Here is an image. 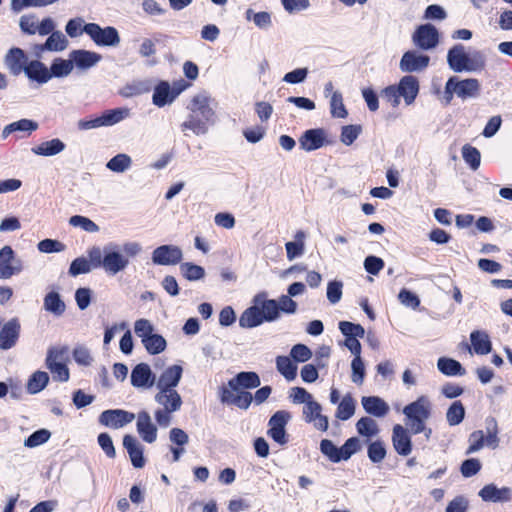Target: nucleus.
<instances>
[{
    "label": "nucleus",
    "instance_id": "obj_1",
    "mask_svg": "<svg viewBox=\"0 0 512 512\" xmlns=\"http://www.w3.org/2000/svg\"><path fill=\"white\" fill-rule=\"evenodd\" d=\"M214 106L215 102L208 93L194 95L187 106L190 113L187 120L181 124V130H190L197 136L206 134L215 115Z\"/></svg>",
    "mask_w": 512,
    "mask_h": 512
},
{
    "label": "nucleus",
    "instance_id": "obj_2",
    "mask_svg": "<svg viewBox=\"0 0 512 512\" xmlns=\"http://www.w3.org/2000/svg\"><path fill=\"white\" fill-rule=\"evenodd\" d=\"M253 305L243 311L239 318L242 328H254L264 322H274L279 319L277 302L268 299L266 292L256 294L252 300Z\"/></svg>",
    "mask_w": 512,
    "mask_h": 512
},
{
    "label": "nucleus",
    "instance_id": "obj_3",
    "mask_svg": "<svg viewBox=\"0 0 512 512\" xmlns=\"http://www.w3.org/2000/svg\"><path fill=\"white\" fill-rule=\"evenodd\" d=\"M141 249V245L137 242H126L123 245L116 243L105 245L102 269L108 275H116L129 266V258L139 254Z\"/></svg>",
    "mask_w": 512,
    "mask_h": 512
},
{
    "label": "nucleus",
    "instance_id": "obj_4",
    "mask_svg": "<svg viewBox=\"0 0 512 512\" xmlns=\"http://www.w3.org/2000/svg\"><path fill=\"white\" fill-rule=\"evenodd\" d=\"M447 63L456 72H478L485 67V56L480 51L467 53L462 44H456L448 50Z\"/></svg>",
    "mask_w": 512,
    "mask_h": 512
},
{
    "label": "nucleus",
    "instance_id": "obj_5",
    "mask_svg": "<svg viewBox=\"0 0 512 512\" xmlns=\"http://www.w3.org/2000/svg\"><path fill=\"white\" fill-rule=\"evenodd\" d=\"M154 401L158 408L154 411V418L160 427L167 428L172 423V416L181 410L183 400L176 389L157 390Z\"/></svg>",
    "mask_w": 512,
    "mask_h": 512
},
{
    "label": "nucleus",
    "instance_id": "obj_6",
    "mask_svg": "<svg viewBox=\"0 0 512 512\" xmlns=\"http://www.w3.org/2000/svg\"><path fill=\"white\" fill-rule=\"evenodd\" d=\"M480 93V82L476 78L459 79L450 77L445 84V99L450 103L454 95L462 100L476 98Z\"/></svg>",
    "mask_w": 512,
    "mask_h": 512
},
{
    "label": "nucleus",
    "instance_id": "obj_7",
    "mask_svg": "<svg viewBox=\"0 0 512 512\" xmlns=\"http://www.w3.org/2000/svg\"><path fill=\"white\" fill-rule=\"evenodd\" d=\"M83 30L97 46L116 47L120 44L121 38L115 27L102 28L96 23H87Z\"/></svg>",
    "mask_w": 512,
    "mask_h": 512
},
{
    "label": "nucleus",
    "instance_id": "obj_8",
    "mask_svg": "<svg viewBox=\"0 0 512 512\" xmlns=\"http://www.w3.org/2000/svg\"><path fill=\"white\" fill-rule=\"evenodd\" d=\"M24 269L23 261L17 258L11 246L5 245L0 249V279H10L20 274Z\"/></svg>",
    "mask_w": 512,
    "mask_h": 512
},
{
    "label": "nucleus",
    "instance_id": "obj_9",
    "mask_svg": "<svg viewBox=\"0 0 512 512\" xmlns=\"http://www.w3.org/2000/svg\"><path fill=\"white\" fill-rule=\"evenodd\" d=\"M291 414L285 410H279L274 413L269 420V430L267 434L279 445H285L287 443V436L285 427Z\"/></svg>",
    "mask_w": 512,
    "mask_h": 512
},
{
    "label": "nucleus",
    "instance_id": "obj_10",
    "mask_svg": "<svg viewBox=\"0 0 512 512\" xmlns=\"http://www.w3.org/2000/svg\"><path fill=\"white\" fill-rule=\"evenodd\" d=\"M183 376V367L178 364L169 365L155 376L156 390L176 389Z\"/></svg>",
    "mask_w": 512,
    "mask_h": 512
},
{
    "label": "nucleus",
    "instance_id": "obj_11",
    "mask_svg": "<svg viewBox=\"0 0 512 512\" xmlns=\"http://www.w3.org/2000/svg\"><path fill=\"white\" fill-rule=\"evenodd\" d=\"M413 43L422 50L435 48L439 42V32L431 24L419 26L412 36Z\"/></svg>",
    "mask_w": 512,
    "mask_h": 512
},
{
    "label": "nucleus",
    "instance_id": "obj_12",
    "mask_svg": "<svg viewBox=\"0 0 512 512\" xmlns=\"http://www.w3.org/2000/svg\"><path fill=\"white\" fill-rule=\"evenodd\" d=\"M183 253L176 245H161L152 252V262L155 265H176L182 260Z\"/></svg>",
    "mask_w": 512,
    "mask_h": 512
},
{
    "label": "nucleus",
    "instance_id": "obj_13",
    "mask_svg": "<svg viewBox=\"0 0 512 512\" xmlns=\"http://www.w3.org/2000/svg\"><path fill=\"white\" fill-rule=\"evenodd\" d=\"M303 419L319 431H326L329 427L328 417L322 414V406L314 399L303 407Z\"/></svg>",
    "mask_w": 512,
    "mask_h": 512
},
{
    "label": "nucleus",
    "instance_id": "obj_14",
    "mask_svg": "<svg viewBox=\"0 0 512 512\" xmlns=\"http://www.w3.org/2000/svg\"><path fill=\"white\" fill-rule=\"evenodd\" d=\"M135 419V414L121 410H105L99 417V422L102 425L118 429L124 427L126 424L131 423Z\"/></svg>",
    "mask_w": 512,
    "mask_h": 512
},
{
    "label": "nucleus",
    "instance_id": "obj_15",
    "mask_svg": "<svg viewBox=\"0 0 512 512\" xmlns=\"http://www.w3.org/2000/svg\"><path fill=\"white\" fill-rule=\"evenodd\" d=\"M136 428L139 436L147 443H153L157 439V426L152 422L147 411H141L135 416Z\"/></svg>",
    "mask_w": 512,
    "mask_h": 512
},
{
    "label": "nucleus",
    "instance_id": "obj_16",
    "mask_svg": "<svg viewBox=\"0 0 512 512\" xmlns=\"http://www.w3.org/2000/svg\"><path fill=\"white\" fill-rule=\"evenodd\" d=\"M131 384L135 388L148 389L155 383V375L146 363L137 364L131 372Z\"/></svg>",
    "mask_w": 512,
    "mask_h": 512
},
{
    "label": "nucleus",
    "instance_id": "obj_17",
    "mask_svg": "<svg viewBox=\"0 0 512 512\" xmlns=\"http://www.w3.org/2000/svg\"><path fill=\"white\" fill-rule=\"evenodd\" d=\"M430 58L427 55L419 54L415 51H407L400 60V70L402 72H417L425 69L429 64Z\"/></svg>",
    "mask_w": 512,
    "mask_h": 512
},
{
    "label": "nucleus",
    "instance_id": "obj_18",
    "mask_svg": "<svg viewBox=\"0 0 512 512\" xmlns=\"http://www.w3.org/2000/svg\"><path fill=\"white\" fill-rule=\"evenodd\" d=\"M392 443L399 455L407 456L412 451V442L409 430L400 424H396L392 430Z\"/></svg>",
    "mask_w": 512,
    "mask_h": 512
},
{
    "label": "nucleus",
    "instance_id": "obj_19",
    "mask_svg": "<svg viewBox=\"0 0 512 512\" xmlns=\"http://www.w3.org/2000/svg\"><path fill=\"white\" fill-rule=\"evenodd\" d=\"M20 333V323L17 318H12L6 322L0 330V349L8 350L12 348Z\"/></svg>",
    "mask_w": 512,
    "mask_h": 512
},
{
    "label": "nucleus",
    "instance_id": "obj_20",
    "mask_svg": "<svg viewBox=\"0 0 512 512\" xmlns=\"http://www.w3.org/2000/svg\"><path fill=\"white\" fill-rule=\"evenodd\" d=\"M479 496L486 502H509L512 499V489L509 487L498 488L495 484L491 483L485 485L479 491Z\"/></svg>",
    "mask_w": 512,
    "mask_h": 512
},
{
    "label": "nucleus",
    "instance_id": "obj_21",
    "mask_svg": "<svg viewBox=\"0 0 512 512\" xmlns=\"http://www.w3.org/2000/svg\"><path fill=\"white\" fill-rule=\"evenodd\" d=\"M326 133L323 129H309L299 138L300 148L311 152L324 146Z\"/></svg>",
    "mask_w": 512,
    "mask_h": 512
},
{
    "label": "nucleus",
    "instance_id": "obj_22",
    "mask_svg": "<svg viewBox=\"0 0 512 512\" xmlns=\"http://www.w3.org/2000/svg\"><path fill=\"white\" fill-rule=\"evenodd\" d=\"M74 66L79 70H88L102 59L101 55L89 50H73L70 52Z\"/></svg>",
    "mask_w": 512,
    "mask_h": 512
},
{
    "label": "nucleus",
    "instance_id": "obj_23",
    "mask_svg": "<svg viewBox=\"0 0 512 512\" xmlns=\"http://www.w3.org/2000/svg\"><path fill=\"white\" fill-rule=\"evenodd\" d=\"M400 96L403 97L406 105H411L419 92V81L415 76L406 75L402 77L397 85Z\"/></svg>",
    "mask_w": 512,
    "mask_h": 512
},
{
    "label": "nucleus",
    "instance_id": "obj_24",
    "mask_svg": "<svg viewBox=\"0 0 512 512\" xmlns=\"http://www.w3.org/2000/svg\"><path fill=\"white\" fill-rule=\"evenodd\" d=\"M403 414L407 419H428L430 417V402L425 396L406 405Z\"/></svg>",
    "mask_w": 512,
    "mask_h": 512
},
{
    "label": "nucleus",
    "instance_id": "obj_25",
    "mask_svg": "<svg viewBox=\"0 0 512 512\" xmlns=\"http://www.w3.org/2000/svg\"><path fill=\"white\" fill-rule=\"evenodd\" d=\"M123 446L129 454L132 465L135 468L144 467L143 447L139 441L134 436L125 435L123 438Z\"/></svg>",
    "mask_w": 512,
    "mask_h": 512
},
{
    "label": "nucleus",
    "instance_id": "obj_26",
    "mask_svg": "<svg viewBox=\"0 0 512 512\" xmlns=\"http://www.w3.org/2000/svg\"><path fill=\"white\" fill-rule=\"evenodd\" d=\"M361 404L368 414L378 418L385 417L390 410L389 405L378 396H364Z\"/></svg>",
    "mask_w": 512,
    "mask_h": 512
},
{
    "label": "nucleus",
    "instance_id": "obj_27",
    "mask_svg": "<svg viewBox=\"0 0 512 512\" xmlns=\"http://www.w3.org/2000/svg\"><path fill=\"white\" fill-rule=\"evenodd\" d=\"M65 148L66 145L62 140L54 138L32 147L31 151L38 156L51 157L60 154Z\"/></svg>",
    "mask_w": 512,
    "mask_h": 512
},
{
    "label": "nucleus",
    "instance_id": "obj_28",
    "mask_svg": "<svg viewBox=\"0 0 512 512\" xmlns=\"http://www.w3.org/2000/svg\"><path fill=\"white\" fill-rule=\"evenodd\" d=\"M27 63V58L20 48H12L5 56V64L12 74L19 75Z\"/></svg>",
    "mask_w": 512,
    "mask_h": 512
},
{
    "label": "nucleus",
    "instance_id": "obj_29",
    "mask_svg": "<svg viewBox=\"0 0 512 512\" xmlns=\"http://www.w3.org/2000/svg\"><path fill=\"white\" fill-rule=\"evenodd\" d=\"M259 385L260 378L255 372H240L229 380V386L234 390L256 388Z\"/></svg>",
    "mask_w": 512,
    "mask_h": 512
},
{
    "label": "nucleus",
    "instance_id": "obj_30",
    "mask_svg": "<svg viewBox=\"0 0 512 512\" xmlns=\"http://www.w3.org/2000/svg\"><path fill=\"white\" fill-rule=\"evenodd\" d=\"M23 71L29 79L36 80L39 83H46L51 78L48 68L37 60L26 63Z\"/></svg>",
    "mask_w": 512,
    "mask_h": 512
},
{
    "label": "nucleus",
    "instance_id": "obj_31",
    "mask_svg": "<svg viewBox=\"0 0 512 512\" xmlns=\"http://www.w3.org/2000/svg\"><path fill=\"white\" fill-rule=\"evenodd\" d=\"M470 341L474 352L478 355H486L492 350V343L489 335L485 331H472L470 334Z\"/></svg>",
    "mask_w": 512,
    "mask_h": 512
},
{
    "label": "nucleus",
    "instance_id": "obj_32",
    "mask_svg": "<svg viewBox=\"0 0 512 512\" xmlns=\"http://www.w3.org/2000/svg\"><path fill=\"white\" fill-rule=\"evenodd\" d=\"M437 368L446 376H463L465 374V369L460 362L448 357H440L437 361Z\"/></svg>",
    "mask_w": 512,
    "mask_h": 512
},
{
    "label": "nucleus",
    "instance_id": "obj_33",
    "mask_svg": "<svg viewBox=\"0 0 512 512\" xmlns=\"http://www.w3.org/2000/svg\"><path fill=\"white\" fill-rule=\"evenodd\" d=\"M276 369L287 380L293 381L297 376V365L288 356L276 357Z\"/></svg>",
    "mask_w": 512,
    "mask_h": 512
},
{
    "label": "nucleus",
    "instance_id": "obj_34",
    "mask_svg": "<svg viewBox=\"0 0 512 512\" xmlns=\"http://www.w3.org/2000/svg\"><path fill=\"white\" fill-rule=\"evenodd\" d=\"M38 129V123L30 120V119H21L15 122L10 123L9 125L5 126L2 131V137L6 138L8 135H10L13 132H27L28 134H31L32 132L36 131Z\"/></svg>",
    "mask_w": 512,
    "mask_h": 512
},
{
    "label": "nucleus",
    "instance_id": "obj_35",
    "mask_svg": "<svg viewBox=\"0 0 512 512\" xmlns=\"http://www.w3.org/2000/svg\"><path fill=\"white\" fill-rule=\"evenodd\" d=\"M66 305L58 292H49L44 297V309L55 316H61L65 312Z\"/></svg>",
    "mask_w": 512,
    "mask_h": 512
},
{
    "label": "nucleus",
    "instance_id": "obj_36",
    "mask_svg": "<svg viewBox=\"0 0 512 512\" xmlns=\"http://www.w3.org/2000/svg\"><path fill=\"white\" fill-rule=\"evenodd\" d=\"M152 99L154 105L163 107L171 103L175 99V95L171 93L168 82H161L155 87Z\"/></svg>",
    "mask_w": 512,
    "mask_h": 512
},
{
    "label": "nucleus",
    "instance_id": "obj_37",
    "mask_svg": "<svg viewBox=\"0 0 512 512\" xmlns=\"http://www.w3.org/2000/svg\"><path fill=\"white\" fill-rule=\"evenodd\" d=\"M355 409L356 402L354 398L351 394H346L339 402L335 416L342 421H346L354 415Z\"/></svg>",
    "mask_w": 512,
    "mask_h": 512
},
{
    "label": "nucleus",
    "instance_id": "obj_38",
    "mask_svg": "<svg viewBox=\"0 0 512 512\" xmlns=\"http://www.w3.org/2000/svg\"><path fill=\"white\" fill-rule=\"evenodd\" d=\"M130 116V109L121 107L105 111L101 115L103 126H113Z\"/></svg>",
    "mask_w": 512,
    "mask_h": 512
},
{
    "label": "nucleus",
    "instance_id": "obj_39",
    "mask_svg": "<svg viewBox=\"0 0 512 512\" xmlns=\"http://www.w3.org/2000/svg\"><path fill=\"white\" fill-rule=\"evenodd\" d=\"M49 382V375L44 371L34 372L27 383V390L30 394H36L42 391Z\"/></svg>",
    "mask_w": 512,
    "mask_h": 512
},
{
    "label": "nucleus",
    "instance_id": "obj_40",
    "mask_svg": "<svg viewBox=\"0 0 512 512\" xmlns=\"http://www.w3.org/2000/svg\"><path fill=\"white\" fill-rule=\"evenodd\" d=\"M73 68L74 64L70 56L69 59L57 58L51 64L49 72L51 77H66L72 72Z\"/></svg>",
    "mask_w": 512,
    "mask_h": 512
},
{
    "label": "nucleus",
    "instance_id": "obj_41",
    "mask_svg": "<svg viewBox=\"0 0 512 512\" xmlns=\"http://www.w3.org/2000/svg\"><path fill=\"white\" fill-rule=\"evenodd\" d=\"M145 349L149 354L156 355L166 349L167 342L165 338L159 334L152 333L144 341H142Z\"/></svg>",
    "mask_w": 512,
    "mask_h": 512
},
{
    "label": "nucleus",
    "instance_id": "obj_42",
    "mask_svg": "<svg viewBox=\"0 0 512 512\" xmlns=\"http://www.w3.org/2000/svg\"><path fill=\"white\" fill-rule=\"evenodd\" d=\"M358 434L363 437L371 438L379 433L377 422L371 417H362L356 423Z\"/></svg>",
    "mask_w": 512,
    "mask_h": 512
},
{
    "label": "nucleus",
    "instance_id": "obj_43",
    "mask_svg": "<svg viewBox=\"0 0 512 512\" xmlns=\"http://www.w3.org/2000/svg\"><path fill=\"white\" fill-rule=\"evenodd\" d=\"M68 43V39L61 31H54L47 38L43 48L49 51H63Z\"/></svg>",
    "mask_w": 512,
    "mask_h": 512
},
{
    "label": "nucleus",
    "instance_id": "obj_44",
    "mask_svg": "<svg viewBox=\"0 0 512 512\" xmlns=\"http://www.w3.org/2000/svg\"><path fill=\"white\" fill-rule=\"evenodd\" d=\"M132 165V159L127 154H117L113 158H111L107 164L106 167L116 173H123L126 170H128Z\"/></svg>",
    "mask_w": 512,
    "mask_h": 512
},
{
    "label": "nucleus",
    "instance_id": "obj_45",
    "mask_svg": "<svg viewBox=\"0 0 512 512\" xmlns=\"http://www.w3.org/2000/svg\"><path fill=\"white\" fill-rule=\"evenodd\" d=\"M465 417V408L461 401H454L446 412V420L450 426L459 425Z\"/></svg>",
    "mask_w": 512,
    "mask_h": 512
},
{
    "label": "nucleus",
    "instance_id": "obj_46",
    "mask_svg": "<svg viewBox=\"0 0 512 512\" xmlns=\"http://www.w3.org/2000/svg\"><path fill=\"white\" fill-rule=\"evenodd\" d=\"M68 360V348L66 346L50 347L47 351L45 360L46 366H51L57 363H66Z\"/></svg>",
    "mask_w": 512,
    "mask_h": 512
},
{
    "label": "nucleus",
    "instance_id": "obj_47",
    "mask_svg": "<svg viewBox=\"0 0 512 512\" xmlns=\"http://www.w3.org/2000/svg\"><path fill=\"white\" fill-rule=\"evenodd\" d=\"M180 271L189 281H197L205 276V270L203 267L190 262L182 263L180 265Z\"/></svg>",
    "mask_w": 512,
    "mask_h": 512
},
{
    "label": "nucleus",
    "instance_id": "obj_48",
    "mask_svg": "<svg viewBox=\"0 0 512 512\" xmlns=\"http://www.w3.org/2000/svg\"><path fill=\"white\" fill-rule=\"evenodd\" d=\"M39 21V18L35 14L29 13L21 16L19 26L23 33L35 35L38 31Z\"/></svg>",
    "mask_w": 512,
    "mask_h": 512
},
{
    "label": "nucleus",
    "instance_id": "obj_49",
    "mask_svg": "<svg viewBox=\"0 0 512 512\" xmlns=\"http://www.w3.org/2000/svg\"><path fill=\"white\" fill-rule=\"evenodd\" d=\"M69 224L73 227L81 228L89 233H96L99 231V226L95 222L81 215H74L70 217Z\"/></svg>",
    "mask_w": 512,
    "mask_h": 512
},
{
    "label": "nucleus",
    "instance_id": "obj_50",
    "mask_svg": "<svg viewBox=\"0 0 512 512\" xmlns=\"http://www.w3.org/2000/svg\"><path fill=\"white\" fill-rule=\"evenodd\" d=\"M339 330L344 336H346V338H363L365 335V330L360 324H355L349 321H341L339 323Z\"/></svg>",
    "mask_w": 512,
    "mask_h": 512
},
{
    "label": "nucleus",
    "instance_id": "obj_51",
    "mask_svg": "<svg viewBox=\"0 0 512 512\" xmlns=\"http://www.w3.org/2000/svg\"><path fill=\"white\" fill-rule=\"evenodd\" d=\"M330 108L333 117L345 118L348 114L343 103L342 95L338 91H334L331 95Z\"/></svg>",
    "mask_w": 512,
    "mask_h": 512
},
{
    "label": "nucleus",
    "instance_id": "obj_52",
    "mask_svg": "<svg viewBox=\"0 0 512 512\" xmlns=\"http://www.w3.org/2000/svg\"><path fill=\"white\" fill-rule=\"evenodd\" d=\"M462 157L472 170H477L480 166V152L473 146L464 145L462 148Z\"/></svg>",
    "mask_w": 512,
    "mask_h": 512
},
{
    "label": "nucleus",
    "instance_id": "obj_53",
    "mask_svg": "<svg viewBox=\"0 0 512 512\" xmlns=\"http://www.w3.org/2000/svg\"><path fill=\"white\" fill-rule=\"evenodd\" d=\"M51 433L47 429H40L33 432L28 438L24 440V446L28 448H35L50 439Z\"/></svg>",
    "mask_w": 512,
    "mask_h": 512
},
{
    "label": "nucleus",
    "instance_id": "obj_54",
    "mask_svg": "<svg viewBox=\"0 0 512 512\" xmlns=\"http://www.w3.org/2000/svg\"><path fill=\"white\" fill-rule=\"evenodd\" d=\"M351 380L357 385H362L365 377V364L361 357H354L351 362Z\"/></svg>",
    "mask_w": 512,
    "mask_h": 512
},
{
    "label": "nucleus",
    "instance_id": "obj_55",
    "mask_svg": "<svg viewBox=\"0 0 512 512\" xmlns=\"http://www.w3.org/2000/svg\"><path fill=\"white\" fill-rule=\"evenodd\" d=\"M312 355L311 349L304 344H296L290 350V358L295 362H307Z\"/></svg>",
    "mask_w": 512,
    "mask_h": 512
},
{
    "label": "nucleus",
    "instance_id": "obj_56",
    "mask_svg": "<svg viewBox=\"0 0 512 512\" xmlns=\"http://www.w3.org/2000/svg\"><path fill=\"white\" fill-rule=\"evenodd\" d=\"M361 448L360 440L357 437L349 438L340 448V458L342 460H348L353 454L359 451Z\"/></svg>",
    "mask_w": 512,
    "mask_h": 512
},
{
    "label": "nucleus",
    "instance_id": "obj_57",
    "mask_svg": "<svg viewBox=\"0 0 512 512\" xmlns=\"http://www.w3.org/2000/svg\"><path fill=\"white\" fill-rule=\"evenodd\" d=\"M93 267L91 266L88 259L84 257H78L74 259L69 267V274L71 276H78L80 274H87L91 272Z\"/></svg>",
    "mask_w": 512,
    "mask_h": 512
},
{
    "label": "nucleus",
    "instance_id": "obj_58",
    "mask_svg": "<svg viewBox=\"0 0 512 512\" xmlns=\"http://www.w3.org/2000/svg\"><path fill=\"white\" fill-rule=\"evenodd\" d=\"M37 248L41 253H59L66 249L65 244L54 239H44L37 244Z\"/></svg>",
    "mask_w": 512,
    "mask_h": 512
},
{
    "label": "nucleus",
    "instance_id": "obj_59",
    "mask_svg": "<svg viewBox=\"0 0 512 512\" xmlns=\"http://www.w3.org/2000/svg\"><path fill=\"white\" fill-rule=\"evenodd\" d=\"M343 294V283L342 281L334 280L330 281L327 285V299L331 304H337Z\"/></svg>",
    "mask_w": 512,
    "mask_h": 512
},
{
    "label": "nucleus",
    "instance_id": "obj_60",
    "mask_svg": "<svg viewBox=\"0 0 512 512\" xmlns=\"http://www.w3.org/2000/svg\"><path fill=\"white\" fill-rule=\"evenodd\" d=\"M289 399L294 404H304L305 406L306 403H309L314 398L306 389L302 387H292L289 390Z\"/></svg>",
    "mask_w": 512,
    "mask_h": 512
},
{
    "label": "nucleus",
    "instance_id": "obj_61",
    "mask_svg": "<svg viewBox=\"0 0 512 512\" xmlns=\"http://www.w3.org/2000/svg\"><path fill=\"white\" fill-rule=\"evenodd\" d=\"M320 450L332 462L338 463L341 461L339 448L331 440L323 439L320 443Z\"/></svg>",
    "mask_w": 512,
    "mask_h": 512
},
{
    "label": "nucleus",
    "instance_id": "obj_62",
    "mask_svg": "<svg viewBox=\"0 0 512 512\" xmlns=\"http://www.w3.org/2000/svg\"><path fill=\"white\" fill-rule=\"evenodd\" d=\"M135 334L141 338L142 341L154 332V326L148 319H138L134 323Z\"/></svg>",
    "mask_w": 512,
    "mask_h": 512
},
{
    "label": "nucleus",
    "instance_id": "obj_63",
    "mask_svg": "<svg viewBox=\"0 0 512 512\" xmlns=\"http://www.w3.org/2000/svg\"><path fill=\"white\" fill-rule=\"evenodd\" d=\"M386 456V449L381 441H375L368 446V457L374 463L381 462Z\"/></svg>",
    "mask_w": 512,
    "mask_h": 512
},
{
    "label": "nucleus",
    "instance_id": "obj_64",
    "mask_svg": "<svg viewBox=\"0 0 512 512\" xmlns=\"http://www.w3.org/2000/svg\"><path fill=\"white\" fill-rule=\"evenodd\" d=\"M468 441L469 447L466 451V454L475 453L483 448L485 435L482 430H476L469 435Z\"/></svg>",
    "mask_w": 512,
    "mask_h": 512
}]
</instances>
